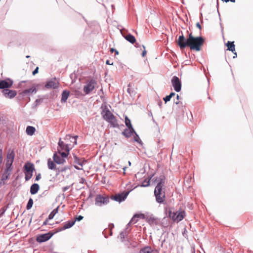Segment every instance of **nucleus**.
<instances>
[{"mask_svg": "<svg viewBox=\"0 0 253 253\" xmlns=\"http://www.w3.org/2000/svg\"><path fill=\"white\" fill-rule=\"evenodd\" d=\"M175 95V93L173 92H171L169 95L170 97V98H171L172 97L174 96Z\"/></svg>", "mask_w": 253, "mask_h": 253, "instance_id": "obj_62", "label": "nucleus"}, {"mask_svg": "<svg viewBox=\"0 0 253 253\" xmlns=\"http://www.w3.org/2000/svg\"><path fill=\"white\" fill-rule=\"evenodd\" d=\"M170 97L169 95H167L164 98V100L165 103H166L167 102L170 101Z\"/></svg>", "mask_w": 253, "mask_h": 253, "instance_id": "obj_46", "label": "nucleus"}, {"mask_svg": "<svg viewBox=\"0 0 253 253\" xmlns=\"http://www.w3.org/2000/svg\"><path fill=\"white\" fill-rule=\"evenodd\" d=\"M158 105H159V107L161 108L162 105V102L161 101H160L158 103Z\"/></svg>", "mask_w": 253, "mask_h": 253, "instance_id": "obj_64", "label": "nucleus"}, {"mask_svg": "<svg viewBox=\"0 0 253 253\" xmlns=\"http://www.w3.org/2000/svg\"><path fill=\"white\" fill-rule=\"evenodd\" d=\"M168 212L169 217L173 220H176V214L177 213V212L175 213L174 211L173 212L171 210H169Z\"/></svg>", "mask_w": 253, "mask_h": 253, "instance_id": "obj_35", "label": "nucleus"}, {"mask_svg": "<svg viewBox=\"0 0 253 253\" xmlns=\"http://www.w3.org/2000/svg\"><path fill=\"white\" fill-rule=\"evenodd\" d=\"M125 243V245L127 246L128 248L129 247L130 245V242L128 240H126V241L124 242Z\"/></svg>", "mask_w": 253, "mask_h": 253, "instance_id": "obj_51", "label": "nucleus"}, {"mask_svg": "<svg viewBox=\"0 0 253 253\" xmlns=\"http://www.w3.org/2000/svg\"><path fill=\"white\" fill-rule=\"evenodd\" d=\"M54 162L58 165L63 164L65 162V159L62 158L59 155L54 153L53 156Z\"/></svg>", "mask_w": 253, "mask_h": 253, "instance_id": "obj_14", "label": "nucleus"}, {"mask_svg": "<svg viewBox=\"0 0 253 253\" xmlns=\"http://www.w3.org/2000/svg\"><path fill=\"white\" fill-rule=\"evenodd\" d=\"M110 51L112 53H113L114 52H115V54L116 55H118L119 54V51L118 50H117L116 49L114 48H110Z\"/></svg>", "mask_w": 253, "mask_h": 253, "instance_id": "obj_48", "label": "nucleus"}, {"mask_svg": "<svg viewBox=\"0 0 253 253\" xmlns=\"http://www.w3.org/2000/svg\"><path fill=\"white\" fill-rule=\"evenodd\" d=\"M40 189V186L38 183H34L30 187V193L32 195L37 194Z\"/></svg>", "mask_w": 253, "mask_h": 253, "instance_id": "obj_19", "label": "nucleus"}, {"mask_svg": "<svg viewBox=\"0 0 253 253\" xmlns=\"http://www.w3.org/2000/svg\"><path fill=\"white\" fill-rule=\"evenodd\" d=\"M70 94V91L67 90H64L61 94V102L65 103L67 101Z\"/></svg>", "mask_w": 253, "mask_h": 253, "instance_id": "obj_20", "label": "nucleus"}, {"mask_svg": "<svg viewBox=\"0 0 253 253\" xmlns=\"http://www.w3.org/2000/svg\"><path fill=\"white\" fill-rule=\"evenodd\" d=\"M36 88L34 86H33L31 88L23 90L21 92V94L22 95V96H24L30 93H36Z\"/></svg>", "mask_w": 253, "mask_h": 253, "instance_id": "obj_18", "label": "nucleus"}, {"mask_svg": "<svg viewBox=\"0 0 253 253\" xmlns=\"http://www.w3.org/2000/svg\"><path fill=\"white\" fill-rule=\"evenodd\" d=\"M205 41L203 37H195L192 33L189 34L187 38H185L181 32V35L178 37L176 42L180 49L189 47L191 50L199 51L201 50V47L204 44Z\"/></svg>", "mask_w": 253, "mask_h": 253, "instance_id": "obj_1", "label": "nucleus"}, {"mask_svg": "<svg viewBox=\"0 0 253 253\" xmlns=\"http://www.w3.org/2000/svg\"><path fill=\"white\" fill-rule=\"evenodd\" d=\"M109 202L108 197H104L101 195H97L95 199V204L98 207H102L107 205Z\"/></svg>", "mask_w": 253, "mask_h": 253, "instance_id": "obj_4", "label": "nucleus"}, {"mask_svg": "<svg viewBox=\"0 0 253 253\" xmlns=\"http://www.w3.org/2000/svg\"><path fill=\"white\" fill-rule=\"evenodd\" d=\"M74 168L76 169H78V170H81V169H82V168H79V167L77 166H74Z\"/></svg>", "mask_w": 253, "mask_h": 253, "instance_id": "obj_63", "label": "nucleus"}, {"mask_svg": "<svg viewBox=\"0 0 253 253\" xmlns=\"http://www.w3.org/2000/svg\"><path fill=\"white\" fill-rule=\"evenodd\" d=\"M142 46H143V48L144 49H145V46H144V45H142ZM146 53H147V52H146V50H145V49H144V50L142 51V56L143 57H144V56H145V55L146 54Z\"/></svg>", "mask_w": 253, "mask_h": 253, "instance_id": "obj_54", "label": "nucleus"}, {"mask_svg": "<svg viewBox=\"0 0 253 253\" xmlns=\"http://www.w3.org/2000/svg\"><path fill=\"white\" fill-rule=\"evenodd\" d=\"M108 122L114 128H117L119 126V124H118L117 120L116 118L115 117V116H114V118L112 119L111 120H110L109 121H108Z\"/></svg>", "mask_w": 253, "mask_h": 253, "instance_id": "obj_28", "label": "nucleus"}, {"mask_svg": "<svg viewBox=\"0 0 253 253\" xmlns=\"http://www.w3.org/2000/svg\"><path fill=\"white\" fill-rule=\"evenodd\" d=\"M227 46V50L234 52L235 51V44L234 42L228 41L226 44Z\"/></svg>", "mask_w": 253, "mask_h": 253, "instance_id": "obj_27", "label": "nucleus"}, {"mask_svg": "<svg viewBox=\"0 0 253 253\" xmlns=\"http://www.w3.org/2000/svg\"><path fill=\"white\" fill-rule=\"evenodd\" d=\"M69 168L68 166H65L64 167L60 169L59 168H57V170L58 172H63L65 171L66 170L69 169Z\"/></svg>", "mask_w": 253, "mask_h": 253, "instance_id": "obj_43", "label": "nucleus"}, {"mask_svg": "<svg viewBox=\"0 0 253 253\" xmlns=\"http://www.w3.org/2000/svg\"><path fill=\"white\" fill-rule=\"evenodd\" d=\"M10 172H11L9 171H7L6 170H4L0 179V183H1V181H3L4 183V181L9 178V177L10 175Z\"/></svg>", "mask_w": 253, "mask_h": 253, "instance_id": "obj_26", "label": "nucleus"}, {"mask_svg": "<svg viewBox=\"0 0 253 253\" xmlns=\"http://www.w3.org/2000/svg\"><path fill=\"white\" fill-rule=\"evenodd\" d=\"M75 223V221L68 220L64 223L63 229L65 230L72 227Z\"/></svg>", "mask_w": 253, "mask_h": 253, "instance_id": "obj_29", "label": "nucleus"}, {"mask_svg": "<svg viewBox=\"0 0 253 253\" xmlns=\"http://www.w3.org/2000/svg\"><path fill=\"white\" fill-rule=\"evenodd\" d=\"M133 132H135V130L133 128L130 129L127 128L125 129L122 133L126 138H129L133 134Z\"/></svg>", "mask_w": 253, "mask_h": 253, "instance_id": "obj_15", "label": "nucleus"}, {"mask_svg": "<svg viewBox=\"0 0 253 253\" xmlns=\"http://www.w3.org/2000/svg\"><path fill=\"white\" fill-rule=\"evenodd\" d=\"M70 186H71L70 185H69V186H66L62 187V191L65 192L66 191H67V190H68L70 188Z\"/></svg>", "mask_w": 253, "mask_h": 253, "instance_id": "obj_50", "label": "nucleus"}, {"mask_svg": "<svg viewBox=\"0 0 253 253\" xmlns=\"http://www.w3.org/2000/svg\"><path fill=\"white\" fill-rule=\"evenodd\" d=\"M101 115L103 116V118L104 120H105L107 122L109 121L110 120L114 118V115L110 112V111L107 109V107L106 105L104 106V108L103 109Z\"/></svg>", "mask_w": 253, "mask_h": 253, "instance_id": "obj_9", "label": "nucleus"}, {"mask_svg": "<svg viewBox=\"0 0 253 253\" xmlns=\"http://www.w3.org/2000/svg\"><path fill=\"white\" fill-rule=\"evenodd\" d=\"M139 253H156L153 252L150 247L146 246L140 250Z\"/></svg>", "mask_w": 253, "mask_h": 253, "instance_id": "obj_30", "label": "nucleus"}, {"mask_svg": "<svg viewBox=\"0 0 253 253\" xmlns=\"http://www.w3.org/2000/svg\"><path fill=\"white\" fill-rule=\"evenodd\" d=\"M125 124L127 128H133L131 124L130 120L126 116L125 117Z\"/></svg>", "mask_w": 253, "mask_h": 253, "instance_id": "obj_33", "label": "nucleus"}, {"mask_svg": "<svg viewBox=\"0 0 253 253\" xmlns=\"http://www.w3.org/2000/svg\"><path fill=\"white\" fill-rule=\"evenodd\" d=\"M3 155H2V150L0 148V163H2Z\"/></svg>", "mask_w": 253, "mask_h": 253, "instance_id": "obj_49", "label": "nucleus"}, {"mask_svg": "<svg viewBox=\"0 0 253 253\" xmlns=\"http://www.w3.org/2000/svg\"><path fill=\"white\" fill-rule=\"evenodd\" d=\"M154 196L156 202L160 204H164L166 200L165 191L163 189H155L154 190Z\"/></svg>", "mask_w": 253, "mask_h": 253, "instance_id": "obj_2", "label": "nucleus"}, {"mask_svg": "<svg viewBox=\"0 0 253 253\" xmlns=\"http://www.w3.org/2000/svg\"><path fill=\"white\" fill-rule=\"evenodd\" d=\"M53 235L54 233H52L51 231L46 233L40 234L37 237L36 240L40 243L45 242L49 240Z\"/></svg>", "mask_w": 253, "mask_h": 253, "instance_id": "obj_6", "label": "nucleus"}, {"mask_svg": "<svg viewBox=\"0 0 253 253\" xmlns=\"http://www.w3.org/2000/svg\"><path fill=\"white\" fill-rule=\"evenodd\" d=\"M144 172V170H143V172H137L136 174H135V177L137 178L139 176V175L141 174H143V173Z\"/></svg>", "mask_w": 253, "mask_h": 253, "instance_id": "obj_57", "label": "nucleus"}, {"mask_svg": "<svg viewBox=\"0 0 253 253\" xmlns=\"http://www.w3.org/2000/svg\"><path fill=\"white\" fill-rule=\"evenodd\" d=\"M69 145V144L65 143L63 141H61V139H60L58 142V146L62 151L69 152L70 148Z\"/></svg>", "mask_w": 253, "mask_h": 253, "instance_id": "obj_16", "label": "nucleus"}, {"mask_svg": "<svg viewBox=\"0 0 253 253\" xmlns=\"http://www.w3.org/2000/svg\"><path fill=\"white\" fill-rule=\"evenodd\" d=\"M45 87L46 88H53V89H56L58 88L59 87V83L58 82H55L53 81H49L46 82Z\"/></svg>", "mask_w": 253, "mask_h": 253, "instance_id": "obj_12", "label": "nucleus"}, {"mask_svg": "<svg viewBox=\"0 0 253 253\" xmlns=\"http://www.w3.org/2000/svg\"><path fill=\"white\" fill-rule=\"evenodd\" d=\"M166 182V177L164 175H161L159 177L158 182L155 187V189H163Z\"/></svg>", "mask_w": 253, "mask_h": 253, "instance_id": "obj_13", "label": "nucleus"}, {"mask_svg": "<svg viewBox=\"0 0 253 253\" xmlns=\"http://www.w3.org/2000/svg\"><path fill=\"white\" fill-rule=\"evenodd\" d=\"M152 176L149 178H147L145 179L142 182L141 184L140 185V187H148L150 185V181Z\"/></svg>", "mask_w": 253, "mask_h": 253, "instance_id": "obj_31", "label": "nucleus"}, {"mask_svg": "<svg viewBox=\"0 0 253 253\" xmlns=\"http://www.w3.org/2000/svg\"><path fill=\"white\" fill-rule=\"evenodd\" d=\"M34 165L32 163L28 162L26 163L24 166V172H27L33 173V171L35 170Z\"/></svg>", "mask_w": 253, "mask_h": 253, "instance_id": "obj_11", "label": "nucleus"}, {"mask_svg": "<svg viewBox=\"0 0 253 253\" xmlns=\"http://www.w3.org/2000/svg\"><path fill=\"white\" fill-rule=\"evenodd\" d=\"M41 178V175L40 173H39L38 175H36L35 180L38 181Z\"/></svg>", "mask_w": 253, "mask_h": 253, "instance_id": "obj_55", "label": "nucleus"}, {"mask_svg": "<svg viewBox=\"0 0 253 253\" xmlns=\"http://www.w3.org/2000/svg\"><path fill=\"white\" fill-rule=\"evenodd\" d=\"M1 92L3 95L7 98H13L17 95V91L15 90H10L9 88L2 90Z\"/></svg>", "mask_w": 253, "mask_h": 253, "instance_id": "obj_10", "label": "nucleus"}, {"mask_svg": "<svg viewBox=\"0 0 253 253\" xmlns=\"http://www.w3.org/2000/svg\"><path fill=\"white\" fill-rule=\"evenodd\" d=\"M69 154V152H59V155L62 157L63 158V159H65V158L67 157Z\"/></svg>", "mask_w": 253, "mask_h": 253, "instance_id": "obj_42", "label": "nucleus"}, {"mask_svg": "<svg viewBox=\"0 0 253 253\" xmlns=\"http://www.w3.org/2000/svg\"><path fill=\"white\" fill-rule=\"evenodd\" d=\"M223 1H224L225 2H229V1L232 2H235V0H222Z\"/></svg>", "mask_w": 253, "mask_h": 253, "instance_id": "obj_61", "label": "nucleus"}, {"mask_svg": "<svg viewBox=\"0 0 253 253\" xmlns=\"http://www.w3.org/2000/svg\"><path fill=\"white\" fill-rule=\"evenodd\" d=\"M96 84V81L91 79L88 81L84 87V91L86 94H89L94 88V84Z\"/></svg>", "mask_w": 253, "mask_h": 253, "instance_id": "obj_8", "label": "nucleus"}, {"mask_svg": "<svg viewBox=\"0 0 253 253\" xmlns=\"http://www.w3.org/2000/svg\"><path fill=\"white\" fill-rule=\"evenodd\" d=\"M55 163L54 161H52L50 159H48L47 165L48 169L51 170H57Z\"/></svg>", "mask_w": 253, "mask_h": 253, "instance_id": "obj_25", "label": "nucleus"}, {"mask_svg": "<svg viewBox=\"0 0 253 253\" xmlns=\"http://www.w3.org/2000/svg\"><path fill=\"white\" fill-rule=\"evenodd\" d=\"M155 219L154 218H152V217H150L149 219H148V222H149V223H153L154 222V221H155Z\"/></svg>", "mask_w": 253, "mask_h": 253, "instance_id": "obj_56", "label": "nucleus"}, {"mask_svg": "<svg viewBox=\"0 0 253 253\" xmlns=\"http://www.w3.org/2000/svg\"><path fill=\"white\" fill-rule=\"evenodd\" d=\"M59 206H58L56 208L54 209L48 215V219L49 220L52 219L55 215L58 212Z\"/></svg>", "mask_w": 253, "mask_h": 253, "instance_id": "obj_32", "label": "nucleus"}, {"mask_svg": "<svg viewBox=\"0 0 253 253\" xmlns=\"http://www.w3.org/2000/svg\"><path fill=\"white\" fill-rule=\"evenodd\" d=\"M13 84V81L10 78L5 80H0V89H6L10 88Z\"/></svg>", "mask_w": 253, "mask_h": 253, "instance_id": "obj_5", "label": "nucleus"}, {"mask_svg": "<svg viewBox=\"0 0 253 253\" xmlns=\"http://www.w3.org/2000/svg\"><path fill=\"white\" fill-rule=\"evenodd\" d=\"M129 192L130 191H124L123 192L119 193L112 196L110 198L120 203L126 199Z\"/></svg>", "mask_w": 253, "mask_h": 253, "instance_id": "obj_3", "label": "nucleus"}, {"mask_svg": "<svg viewBox=\"0 0 253 253\" xmlns=\"http://www.w3.org/2000/svg\"><path fill=\"white\" fill-rule=\"evenodd\" d=\"M33 203L34 202L33 199L31 198H30L26 206V209L27 210H29L32 208Z\"/></svg>", "mask_w": 253, "mask_h": 253, "instance_id": "obj_37", "label": "nucleus"}, {"mask_svg": "<svg viewBox=\"0 0 253 253\" xmlns=\"http://www.w3.org/2000/svg\"><path fill=\"white\" fill-rule=\"evenodd\" d=\"M64 230H65V229H63V226L62 227L57 228V230L55 232H52V233H54V234H55L59 232L62 231Z\"/></svg>", "mask_w": 253, "mask_h": 253, "instance_id": "obj_47", "label": "nucleus"}, {"mask_svg": "<svg viewBox=\"0 0 253 253\" xmlns=\"http://www.w3.org/2000/svg\"><path fill=\"white\" fill-rule=\"evenodd\" d=\"M12 164L13 162L7 161L6 162L5 166L6 168L5 170H6L7 171H11L12 169Z\"/></svg>", "mask_w": 253, "mask_h": 253, "instance_id": "obj_34", "label": "nucleus"}, {"mask_svg": "<svg viewBox=\"0 0 253 253\" xmlns=\"http://www.w3.org/2000/svg\"><path fill=\"white\" fill-rule=\"evenodd\" d=\"M106 64L107 65H113V62H111V61L109 60H107L106 61Z\"/></svg>", "mask_w": 253, "mask_h": 253, "instance_id": "obj_60", "label": "nucleus"}, {"mask_svg": "<svg viewBox=\"0 0 253 253\" xmlns=\"http://www.w3.org/2000/svg\"><path fill=\"white\" fill-rule=\"evenodd\" d=\"M172 85L176 92H179L181 89V83L178 77L173 76L171 80Z\"/></svg>", "mask_w": 253, "mask_h": 253, "instance_id": "obj_7", "label": "nucleus"}, {"mask_svg": "<svg viewBox=\"0 0 253 253\" xmlns=\"http://www.w3.org/2000/svg\"><path fill=\"white\" fill-rule=\"evenodd\" d=\"M74 158V163L78 165H80L81 166H83L84 162H86V161L85 160H83L82 159H80L79 157H78L76 155H74L73 156Z\"/></svg>", "mask_w": 253, "mask_h": 253, "instance_id": "obj_23", "label": "nucleus"}, {"mask_svg": "<svg viewBox=\"0 0 253 253\" xmlns=\"http://www.w3.org/2000/svg\"><path fill=\"white\" fill-rule=\"evenodd\" d=\"M133 134H135V136H134V141L135 142H138V143L140 144L141 145H142V142L140 139L139 135L137 134L136 131H135V132H133Z\"/></svg>", "mask_w": 253, "mask_h": 253, "instance_id": "obj_36", "label": "nucleus"}, {"mask_svg": "<svg viewBox=\"0 0 253 253\" xmlns=\"http://www.w3.org/2000/svg\"><path fill=\"white\" fill-rule=\"evenodd\" d=\"M196 26L198 28H199L200 29V30H201L202 27L199 22L197 23L196 24Z\"/></svg>", "mask_w": 253, "mask_h": 253, "instance_id": "obj_58", "label": "nucleus"}, {"mask_svg": "<svg viewBox=\"0 0 253 253\" xmlns=\"http://www.w3.org/2000/svg\"><path fill=\"white\" fill-rule=\"evenodd\" d=\"M83 218H84V217L82 215H80L76 216L75 218V219L74 220V221H75V222L76 221H80L81 220H82L83 219Z\"/></svg>", "mask_w": 253, "mask_h": 253, "instance_id": "obj_45", "label": "nucleus"}, {"mask_svg": "<svg viewBox=\"0 0 253 253\" xmlns=\"http://www.w3.org/2000/svg\"><path fill=\"white\" fill-rule=\"evenodd\" d=\"M38 71H39V67H37L36 68V69L33 71V75H35L36 74H37L38 73Z\"/></svg>", "mask_w": 253, "mask_h": 253, "instance_id": "obj_53", "label": "nucleus"}, {"mask_svg": "<svg viewBox=\"0 0 253 253\" xmlns=\"http://www.w3.org/2000/svg\"><path fill=\"white\" fill-rule=\"evenodd\" d=\"M36 131V128L33 126H28L26 129V132L27 135L32 136Z\"/></svg>", "mask_w": 253, "mask_h": 253, "instance_id": "obj_22", "label": "nucleus"}, {"mask_svg": "<svg viewBox=\"0 0 253 253\" xmlns=\"http://www.w3.org/2000/svg\"><path fill=\"white\" fill-rule=\"evenodd\" d=\"M139 215L138 214H134L131 220H130V222L133 223H135L137 222V218L139 217Z\"/></svg>", "mask_w": 253, "mask_h": 253, "instance_id": "obj_41", "label": "nucleus"}, {"mask_svg": "<svg viewBox=\"0 0 253 253\" xmlns=\"http://www.w3.org/2000/svg\"><path fill=\"white\" fill-rule=\"evenodd\" d=\"M126 235V231H122L120 234V237L122 242L126 241L125 236Z\"/></svg>", "mask_w": 253, "mask_h": 253, "instance_id": "obj_38", "label": "nucleus"}, {"mask_svg": "<svg viewBox=\"0 0 253 253\" xmlns=\"http://www.w3.org/2000/svg\"><path fill=\"white\" fill-rule=\"evenodd\" d=\"M25 179L26 181L29 180L33 176V173H31L27 172H24Z\"/></svg>", "mask_w": 253, "mask_h": 253, "instance_id": "obj_39", "label": "nucleus"}, {"mask_svg": "<svg viewBox=\"0 0 253 253\" xmlns=\"http://www.w3.org/2000/svg\"><path fill=\"white\" fill-rule=\"evenodd\" d=\"M15 156V154L14 150H11L10 152L9 151L6 156V161L13 162Z\"/></svg>", "mask_w": 253, "mask_h": 253, "instance_id": "obj_21", "label": "nucleus"}, {"mask_svg": "<svg viewBox=\"0 0 253 253\" xmlns=\"http://www.w3.org/2000/svg\"><path fill=\"white\" fill-rule=\"evenodd\" d=\"M42 101V99H37L35 101V103L37 105H39Z\"/></svg>", "mask_w": 253, "mask_h": 253, "instance_id": "obj_52", "label": "nucleus"}, {"mask_svg": "<svg viewBox=\"0 0 253 253\" xmlns=\"http://www.w3.org/2000/svg\"><path fill=\"white\" fill-rule=\"evenodd\" d=\"M6 208L5 207H2L0 209V217H1L2 215L5 213V211H6Z\"/></svg>", "mask_w": 253, "mask_h": 253, "instance_id": "obj_44", "label": "nucleus"}, {"mask_svg": "<svg viewBox=\"0 0 253 253\" xmlns=\"http://www.w3.org/2000/svg\"><path fill=\"white\" fill-rule=\"evenodd\" d=\"M125 39L131 43H134L136 42V39L134 36L130 34H128L125 37Z\"/></svg>", "mask_w": 253, "mask_h": 253, "instance_id": "obj_24", "label": "nucleus"}, {"mask_svg": "<svg viewBox=\"0 0 253 253\" xmlns=\"http://www.w3.org/2000/svg\"><path fill=\"white\" fill-rule=\"evenodd\" d=\"M175 218L177 221H181L184 218V216L181 212H179L178 214L176 213Z\"/></svg>", "mask_w": 253, "mask_h": 253, "instance_id": "obj_40", "label": "nucleus"}, {"mask_svg": "<svg viewBox=\"0 0 253 253\" xmlns=\"http://www.w3.org/2000/svg\"><path fill=\"white\" fill-rule=\"evenodd\" d=\"M48 220H49V219H48V218L47 219H46L45 220V221L43 222V224L42 225V226L47 225V223H48Z\"/></svg>", "mask_w": 253, "mask_h": 253, "instance_id": "obj_59", "label": "nucleus"}, {"mask_svg": "<svg viewBox=\"0 0 253 253\" xmlns=\"http://www.w3.org/2000/svg\"><path fill=\"white\" fill-rule=\"evenodd\" d=\"M78 138V135L72 136L70 134H67L64 138V140L67 141L68 140H70L71 142L73 143V145H74L77 144V139Z\"/></svg>", "mask_w": 253, "mask_h": 253, "instance_id": "obj_17", "label": "nucleus"}]
</instances>
